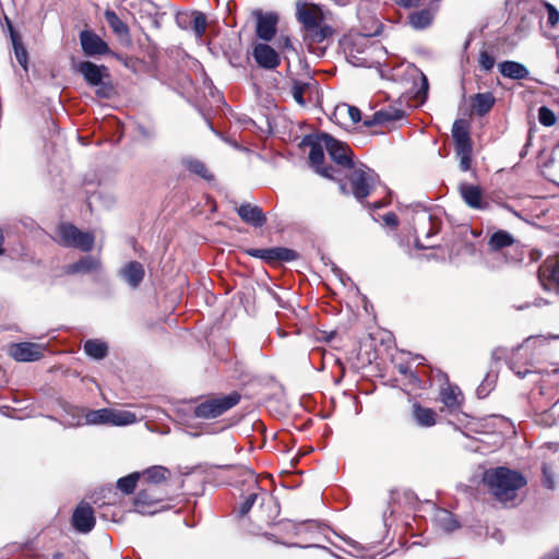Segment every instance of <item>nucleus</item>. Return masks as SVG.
Instances as JSON below:
<instances>
[{
    "label": "nucleus",
    "instance_id": "79ce46f5",
    "mask_svg": "<svg viewBox=\"0 0 559 559\" xmlns=\"http://www.w3.org/2000/svg\"><path fill=\"white\" fill-rule=\"evenodd\" d=\"M141 473L134 472L117 480V488L124 495H130L134 491Z\"/></svg>",
    "mask_w": 559,
    "mask_h": 559
},
{
    "label": "nucleus",
    "instance_id": "4c0bfd02",
    "mask_svg": "<svg viewBox=\"0 0 559 559\" xmlns=\"http://www.w3.org/2000/svg\"><path fill=\"white\" fill-rule=\"evenodd\" d=\"M168 475L169 471L163 466H152L141 474L148 485H158L164 483Z\"/></svg>",
    "mask_w": 559,
    "mask_h": 559
},
{
    "label": "nucleus",
    "instance_id": "052dcab7",
    "mask_svg": "<svg viewBox=\"0 0 559 559\" xmlns=\"http://www.w3.org/2000/svg\"><path fill=\"white\" fill-rule=\"evenodd\" d=\"M364 124H365L366 127H373V126H378V124H380V126H381V123H380V122H376V121H374V114H373L370 118H366V119L364 120Z\"/></svg>",
    "mask_w": 559,
    "mask_h": 559
},
{
    "label": "nucleus",
    "instance_id": "c85d7f7f",
    "mask_svg": "<svg viewBox=\"0 0 559 559\" xmlns=\"http://www.w3.org/2000/svg\"><path fill=\"white\" fill-rule=\"evenodd\" d=\"M543 485L548 489L555 488V477L559 474V457L545 461L542 466Z\"/></svg>",
    "mask_w": 559,
    "mask_h": 559
},
{
    "label": "nucleus",
    "instance_id": "9b49d317",
    "mask_svg": "<svg viewBox=\"0 0 559 559\" xmlns=\"http://www.w3.org/2000/svg\"><path fill=\"white\" fill-rule=\"evenodd\" d=\"M369 35H358L352 38L345 48L347 60L355 67H369L370 62L367 58V41Z\"/></svg>",
    "mask_w": 559,
    "mask_h": 559
},
{
    "label": "nucleus",
    "instance_id": "680f3d73",
    "mask_svg": "<svg viewBox=\"0 0 559 559\" xmlns=\"http://www.w3.org/2000/svg\"><path fill=\"white\" fill-rule=\"evenodd\" d=\"M3 243H4V233H3V229L0 228V255H2L4 253Z\"/></svg>",
    "mask_w": 559,
    "mask_h": 559
},
{
    "label": "nucleus",
    "instance_id": "de8ad7c7",
    "mask_svg": "<svg viewBox=\"0 0 559 559\" xmlns=\"http://www.w3.org/2000/svg\"><path fill=\"white\" fill-rule=\"evenodd\" d=\"M538 120L545 127H551L556 123L557 117L555 112L547 106H542L538 109Z\"/></svg>",
    "mask_w": 559,
    "mask_h": 559
},
{
    "label": "nucleus",
    "instance_id": "a878e982",
    "mask_svg": "<svg viewBox=\"0 0 559 559\" xmlns=\"http://www.w3.org/2000/svg\"><path fill=\"white\" fill-rule=\"evenodd\" d=\"M104 16L112 32L121 40H130V32L128 25L117 15L115 11L106 10Z\"/></svg>",
    "mask_w": 559,
    "mask_h": 559
},
{
    "label": "nucleus",
    "instance_id": "2f4dec72",
    "mask_svg": "<svg viewBox=\"0 0 559 559\" xmlns=\"http://www.w3.org/2000/svg\"><path fill=\"white\" fill-rule=\"evenodd\" d=\"M83 349L88 357L96 360L104 359L108 354L107 344L97 338L86 341L84 343Z\"/></svg>",
    "mask_w": 559,
    "mask_h": 559
},
{
    "label": "nucleus",
    "instance_id": "7ed1b4c3",
    "mask_svg": "<svg viewBox=\"0 0 559 559\" xmlns=\"http://www.w3.org/2000/svg\"><path fill=\"white\" fill-rule=\"evenodd\" d=\"M440 219L426 210H418L414 216V231L416 234L415 246L418 249L433 247L429 241L440 231Z\"/></svg>",
    "mask_w": 559,
    "mask_h": 559
},
{
    "label": "nucleus",
    "instance_id": "f3484780",
    "mask_svg": "<svg viewBox=\"0 0 559 559\" xmlns=\"http://www.w3.org/2000/svg\"><path fill=\"white\" fill-rule=\"evenodd\" d=\"M252 55L255 62L264 69L273 70L281 62L277 52L267 44L255 45Z\"/></svg>",
    "mask_w": 559,
    "mask_h": 559
},
{
    "label": "nucleus",
    "instance_id": "cd10ccee",
    "mask_svg": "<svg viewBox=\"0 0 559 559\" xmlns=\"http://www.w3.org/2000/svg\"><path fill=\"white\" fill-rule=\"evenodd\" d=\"M515 242L514 237L507 230L499 229L495 231L488 240L490 251L498 252Z\"/></svg>",
    "mask_w": 559,
    "mask_h": 559
},
{
    "label": "nucleus",
    "instance_id": "a211bd4d",
    "mask_svg": "<svg viewBox=\"0 0 559 559\" xmlns=\"http://www.w3.org/2000/svg\"><path fill=\"white\" fill-rule=\"evenodd\" d=\"M237 214L242 222L253 227H262L266 223V216L258 205L242 203L237 207Z\"/></svg>",
    "mask_w": 559,
    "mask_h": 559
},
{
    "label": "nucleus",
    "instance_id": "4d7b16f0",
    "mask_svg": "<svg viewBox=\"0 0 559 559\" xmlns=\"http://www.w3.org/2000/svg\"><path fill=\"white\" fill-rule=\"evenodd\" d=\"M539 559H559V547L547 551Z\"/></svg>",
    "mask_w": 559,
    "mask_h": 559
},
{
    "label": "nucleus",
    "instance_id": "bf43d9fd",
    "mask_svg": "<svg viewBox=\"0 0 559 559\" xmlns=\"http://www.w3.org/2000/svg\"><path fill=\"white\" fill-rule=\"evenodd\" d=\"M332 272L343 282V271L334 263H331Z\"/></svg>",
    "mask_w": 559,
    "mask_h": 559
},
{
    "label": "nucleus",
    "instance_id": "1a4fd4ad",
    "mask_svg": "<svg viewBox=\"0 0 559 559\" xmlns=\"http://www.w3.org/2000/svg\"><path fill=\"white\" fill-rule=\"evenodd\" d=\"M310 152H309V162L311 166L314 168L316 173L319 175L329 178L335 179V173L337 171L334 167H323L324 160V144L322 142V133L317 138L316 141H310Z\"/></svg>",
    "mask_w": 559,
    "mask_h": 559
},
{
    "label": "nucleus",
    "instance_id": "e433bc0d",
    "mask_svg": "<svg viewBox=\"0 0 559 559\" xmlns=\"http://www.w3.org/2000/svg\"><path fill=\"white\" fill-rule=\"evenodd\" d=\"M539 278H548L559 286V259L547 260L539 269Z\"/></svg>",
    "mask_w": 559,
    "mask_h": 559
},
{
    "label": "nucleus",
    "instance_id": "6e6552de",
    "mask_svg": "<svg viewBox=\"0 0 559 559\" xmlns=\"http://www.w3.org/2000/svg\"><path fill=\"white\" fill-rule=\"evenodd\" d=\"M71 525L76 533L88 534L96 525V516L93 507L82 500L73 510Z\"/></svg>",
    "mask_w": 559,
    "mask_h": 559
},
{
    "label": "nucleus",
    "instance_id": "603ef678",
    "mask_svg": "<svg viewBox=\"0 0 559 559\" xmlns=\"http://www.w3.org/2000/svg\"><path fill=\"white\" fill-rule=\"evenodd\" d=\"M419 78H420V86L418 91L416 92V98L419 100H425L428 94L429 90V83L427 76L421 72L418 71Z\"/></svg>",
    "mask_w": 559,
    "mask_h": 559
},
{
    "label": "nucleus",
    "instance_id": "4468645a",
    "mask_svg": "<svg viewBox=\"0 0 559 559\" xmlns=\"http://www.w3.org/2000/svg\"><path fill=\"white\" fill-rule=\"evenodd\" d=\"M247 253L251 257L262 259L266 262H290L298 258V253L295 250L284 247H275L269 249H249Z\"/></svg>",
    "mask_w": 559,
    "mask_h": 559
},
{
    "label": "nucleus",
    "instance_id": "39448f33",
    "mask_svg": "<svg viewBox=\"0 0 559 559\" xmlns=\"http://www.w3.org/2000/svg\"><path fill=\"white\" fill-rule=\"evenodd\" d=\"M240 394L233 392L228 395L209 399L194 407V416L202 419H214L236 406Z\"/></svg>",
    "mask_w": 559,
    "mask_h": 559
},
{
    "label": "nucleus",
    "instance_id": "3c124183",
    "mask_svg": "<svg viewBox=\"0 0 559 559\" xmlns=\"http://www.w3.org/2000/svg\"><path fill=\"white\" fill-rule=\"evenodd\" d=\"M545 7L548 13L547 24L555 27L559 22V11L550 3L540 0V7Z\"/></svg>",
    "mask_w": 559,
    "mask_h": 559
},
{
    "label": "nucleus",
    "instance_id": "f704fd0d",
    "mask_svg": "<svg viewBox=\"0 0 559 559\" xmlns=\"http://www.w3.org/2000/svg\"><path fill=\"white\" fill-rule=\"evenodd\" d=\"M404 117V111L396 107H386L374 112V121L380 122L381 126L390 124L391 122L401 120Z\"/></svg>",
    "mask_w": 559,
    "mask_h": 559
},
{
    "label": "nucleus",
    "instance_id": "c03bdc74",
    "mask_svg": "<svg viewBox=\"0 0 559 559\" xmlns=\"http://www.w3.org/2000/svg\"><path fill=\"white\" fill-rule=\"evenodd\" d=\"M206 25L207 22L205 14L200 11H192L190 28H192L198 38H201L204 35Z\"/></svg>",
    "mask_w": 559,
    "mask_h": 559
},
{
    "label": "nucleus",
    "instance_id": "6ab92c4d",
    "mask_svg": "<svg viewBox=\"0 0 559 559\" xmlns=\"http://www.w3.org/2000/svg\"><path fill=\"white\" fill-rule=\"evenodd\" d=\"M120 277L131 287L138 288L142 283L145 270L138 261H130L119 270Z\"/></svg>",
    "mask_w": 559,
    "mask_h": 559
},
{
    "label": "nucleus",
    "instance_id": "5701e85b",
    "mask_svg": "<svg viewBox=\"0 0 559 559\" xmlns=\"http://www.w3.org/2000/svg\"><path fill=\"white\" fill-rule=\"evenodd\" d=\"M499 71L502 76L512 80H525L530 75L527 68L524 64L511 60L499 63Z\"/></svg>",
    "mask_w": 559,
    "mask_h": 559
},
{
    "label": "nucleus",
    "instance_id": "9d476101",
    "mask_svg": "<svg viewBox=\"0 0 559 559\" xmlns=\"http://www.w3.org/2000/svg\"><path fill=\"white\" fill-rule=\"evenodd\" d=\"M252 14L257 20V36L264 41L272 40L276 34L278 15L274 12L263 13L261 10H255Z\"/></svg>",
    "mask_w": 559,
    "mask_h": 559
},
{
    "label": "nucleus",
    "instance_id": "6e6d98bb",
    "mask_svg": "<svg viewBox=\"0 0 559 559\" xmlns=\"http://www.w3.org/2000/svg\"><path fill=\"white\" fill-rule=\"evenodd\" d=\"M347 112H348V116L352 120L353 123H357L360 121L361 119V114H360V110L355 107V106H348L347 107Z\"/></svg>",
    "mask_w": 559,
    "mask_h": 559
},
{
    "label": "nucleus",
    "instance_id": "f257e3e1",
    "mask_svg": "<svg viewBox=\"0 0 559 559\" xmlns=\"http://www.w3.org/2000/svg\"><path fill=\"white\" fill-rule=\"evenodd\" d=\"M484 480L489 486L492 495L502 502L513 500L516 491L526 484L522 474L508 467L486 471Z\"/></svg>",
    "mask_w": 559,
    "mask_h": 559
},
{
    "label": "nucleus",
    "instance_id": "412c9836",
    "mask_svg": "<svg viewBox=\"0 0 559 559\" xmlns=\"http://www.w3.org/2000/svg\"><path fill=\"white\" fill-rule=\"evenodd\" d=\"M432 509V522L443 532L450 533L459 527V522L453 518V514L442 508H437L435 504Z\"/></svg>",
    "mask_w": 559,
    "mask_h": 559
},
{
    "label": "nucleus",
    "instance_id": "20e7f679",
    "mask_svg": "<svg viewBox=\"0 0 559 559\" xmlns=\"http://www.w3.org/2000/svg\"><path fill=\"white\" fill-rule=\"evenodd\" d=\"M346 176L348 177L352 192L359 202H362L370 194L378 180V175L374 170L364 164L354 165L352 169L347 170Z\"/></svg>",
    "mask_w": 559,
    "mask_h": 559
},
{
    "label": "nucleus",
    "instance_id": "bb28decb",
    "mask_svg": "<svg viewBox=\"0 0 559 559\" xmlns=\"http://www.w3.org/2000/svg\"><path fill=\"white\" fill-rule=\"evenodd\" d=\"M182 166L191 174L199 176L206 181H213L214 175L207 169L206 165L197 158L185 157L181 160Z\"/></svg>",
    "mask_w": 559,
    "mask_h": 559
},
{
    "label": "nucleus",
    "instance_id": "5fc2aeb1",
    "mask_svg": "<svg viewBox=\"0 0 559 559\" xmlns=\"http://www.w3.org/2000/svg\"><path fill=\"white\" fill-rule=\"evenodd\" d=\"M383 222L386 226L395 228L399 225V218L395 213L389 212L383 215Z\"/></svg>",
    "mask_w": 559,
    "mask_h": 559
},
{
    "label": "nucleus",
    "instance_id": "b1692460",
    "mask_svg": "<svg viewBox=\"0 0 559 559\" xmlns=\"http://www.w3.org/2000/svg\"><path fill=\"white\" fill-rule=\"evenodd\" d=\"M264 495L265 492H262V489L258 485L257 480H253L251 485V491L246 496L245 500L239 506L237 511L238 515L241 518L247 515L258 500H260V503L262 504L264 501Z\"/></svg>",
    "mask_w": 559,
    "mask_h": 559
},
{
    "label": "nucleus",
    "instance_id": "a18cd8bd",
    "mask_svg": "<svg viewBox=\"0 0 559 559\" xmlns=\"http://www.w3.org/2000/svg\"><path fill=\"white\" fill-rule=\"evenodd\" d=\"M297 17L298 21L304 25L305 31L318 23V17L314 12L305 7L298 9Z\"/></svg>",
    "mask_w": 559,
    "mask_h": 559
},
{
    "label": "nucleus",
    "instance_id": "dca6fc26",
    "mask_svg": "<svg viewBox=\"0 0 559 559\" xmlns=\"http://www.w3.org/2000/svg\"><path fill=\"white\" fill-rule=\"evenodd\" d=\"M103 270L102 261L93 255H84L78 261L66 265L64 272L69 275L93 274Z\"/></svg>",
    "mask_w": 559,
    "mask_h": 559
},
{
    "label": "nucleus",
    "instance_id": "13d9d810",
    "mask_svg": "<svg viewBox=\"0 0 559 559\" xmlns=\"http://www.w3.org/2000/svg\"><path fill=\"white\" fill-rule=\"evenodd\" d=\"M397 4L404 8L415 7L418 3V0H395Z\"/></svg>",
    "mask_w": 559,
    "mask_h": 559
},
{
    "label": "nucleus",
    "instance_id": "c9c22d12",
    "mask_svg": "<svg viewBox=\"0 0 559 559\" xmlns=\"http://www.w3.org/2000/svg\"><path fill=\"white\" fill-rule=\"evenodd\" d=\"M333 35V28L329 25L317 23L306 31V38L311 43L320 44Z\"/></svg>",
    "mask_w": 559,
    "mask_h": 559
},
{
    "label": "nucleus",
    "instance_id": "e2e57ef3",
    "mask_svg": "<svg viewBox=\"0 0 559 559\" xmlns=\"http://www.w3.org/2000/svg\"><path fill=\"white\" fill-rule=\"evenodd\" d=\"M385 205H386V203L384 201H377L372 204L373 209H381Z\"/></svg>",
    "mask_w": 559,
    "mask_h": 559
},
{
    "label": "nucleus",
    "instance_id": "49530a36",
    "mask_svg": "<svg viewBox=\"0 0 559 559\" xmlns=\"http://www.w3.org/2000/svg\"><path fill=\"white\" fill-rule=\"evenodd\" d=\"M496 376L491 373H487L484 378L483 382L476 389V394L479 399H485L490 391L495 388L496 384Z\"/></svg>",
    "mask_w": 559,
    "mask_h": 559
},
{
    "label": "nucleus",
    "instance_id": "338daca9",
    "mask_svg": "<svg viewBox=\"0 0 559 559\" xmlns=\"http://www.w3.org/2000/svg\"><path fill=\"white\" fill-rule=\"evenodd\" d=\"M527 371H524V372H521V371H518L516 374L520 377V378H524L526 376Z\"/></svg>",
    "mask_w": 559,
    "mask_h": 559
},
{
    "label": "nucleus",
    "instance_id": "423d86ee",
    "mask_svg": "<svg viewBox=\"0 0 559 559\" xmlns=\"http://www.w3.org/2000/svg\"><path fill=\"white\" fill-rule=\"evenodd\" d=\"M58 235L62 246L76 248L83 252H90L95 243V237L92 233L81 231L72 224L60 225Z\"/></svg>",
    "mask_w": 559,
    "mask_h": 559
},
{
    "label": "nucleus",
    "instance_id": "a19ab883",
    "mask_svg": "<svg viewBox=\"0 0 559 559\" xmlns=\"http://www.w3.org/2000/svg\"><path fill=\"white\" fill-rule=\"evenodd\" d=\"M87 425H110V408L90 411L85 415Z\"/></svg>",
    "mask_w": 559,
    "mask_h": 559
},
{
    "label": "nucleus",
    "instance_id": "f8f14e48",
    "mask_svg": "<svg viewBox=\"0 0 559 559\" xmlns=\"http://www.w3.org/2000/svg\"><path fill=\"white\" fill-rule=\"evenodd\" d=\"M82 50L87 57L104 56L110 52L108 44L92 31L80 33Z\"/></svg>",
    "mask_w": 559,
    "mask_h": 559
},
{
    "label": "nucleus",
    "instance_id": "864d4df0",
    "mask_svg": "<svg viewBox=\"0 0 559 559\" xmlns=\"http://www.w3.org/2000/svg\"><path fill=\"white\" fill-rule=\"evenodd\" d=\"M192 20V12L178 13L176 16V23L181 29L190 28Z\"/></svg>",
    "mask_w": 559,
    "mask_h": 559
},
{
    "label": "nucleus",
    "instance_id": "09e8293b",
    "mask_svg": "<svg viewBox=\"0 0 559 559\" xmlns=\"http://www.w3.org/2000/svg\"><path fill=\"white\" fill-rule=\"evenodd\" d=\"M457 157L460 158V168L462 171L471 169L472 162V147L455 150Z\"/></svg>",
    "mask_w": 559,
    "mask_h": 559
},
{
    "label": "nucleus",
    "instance_id": "0eeeda50",
    "mask_svg": "<svg viewBox=\"0 0 559 559\" xmlns=\"http://www.w3.org/2000/svg\"><path fill=\"white\" fill-rule=\"evenodd\" d=\"M322 142L330 156V158L337 165V167L348 170L355 165L353 160V153L349 146L328 133H322Z\"/></svg>",
    "mask_w": 559,
    "mask_h": 559
},
{
    "label": "nucleus",
    "instance_id": "ddd939ff",
    "mask_svg": "<svg viewBox=\"0 0 559 559\" xmlns=\"http://www.w3.org/2000/svg\"><path fill=\"white\" fill-rule=\"evenodd\" d=\"M45 352V346L32 343V342H23L12 344L9 347V354L16 361H35L43 357Z\"/></svg>",
    "mask_w": 559,
    "mask_h": 559
},
{
    "label": "nucleus",
    "instance_id": "8fccbe9b",
    "mask_svg": "<svg viewBox=\"0 0 559 559\" xmlns=\"http://www.w3.org/2000/svg\"><path fill=\"white\" fill-rule=\"evenodd\" d=\"M478 62H479V67L481 68V70L490 71L493 68L496 60L491 53H489L486 50H481L479 52Z\"/></svg>",
    "mask_w": 559,
    "mask_h": 559
},
{
    "label": "nucleus",
    "instance_id": "ea45409f",
    "mask_svg": "<svg viewBox=\"0 0 559 559\" xmlns=\"http://www.w3.org/2000/svg\"><path fill=\"white\" fill-rule=\"evenodd\" d=\"M159 501L155 495L152 493L151 488L140 490L134 498V506L136 512L144 513V507L154 504Z\"/></svg>",
    "mask_w": 559,
    "mask_h": 559
},
{
    "label": "nucleus",
    "instance_id": "393cba45",
    "mask_svg": "<svg viewBox=\"0 0 559 559\" xmlns=\"http://www.w3.org/2000/svg\"><path fill=\"white\" fill-rule=\"evenodd\" d=\"M496 103V98L492 93H477L472 97L473 110L479 117L487 115Z\"/></svg>",
    "mask_w": 559,
    "mask_h": 559
},
{
    "label": "nucleus",
    "instance_id": "37998d69",
    "mask_svg": "<svg viewBox=\"0 0 559 559\" xmlns=\"http://www.w3.org/2000/svg\"><path fill=\"white\" fill-rule=\"evenodd\" d=\"M8 25L11 32V38L14 46V53L17 62L26 70L27 66V51L23 45L19 41L16 34L13 31L11 23L8 21Z\"/></svg>",
    "mask_w": 559,
    "mask_h": 559
},
{
    "label": "nucleus",
    "instance_id": "2eb2a0df",
    "mask_svg": "<svg viewBox=\"0 0 559 559\" xmlns=\"http://www.w3.org/2000/svg\"><path fill=\"white\" fill-rule=\"evenodd\" d=\"M461 198L465 204L473 210H487L489 202L483 197V191L478 186L461 183L459 187Z\"/></svg>",
    "mask_w": 559,
    "mask_h": 559
},
{
    "label": "nucleus",
    "instance_id": "473e14b6",
    "mask_svg": "<svg viewBox=\"0 0 559 559\" xmlns=\"http://www.w3.org/2000/svg\"><path fill=\"white\" fill-rule=\"evenodd\" d=\"M452 136L455 142V150L472 147L471 138L463 121L456 120L453 123Z\"/></svg>",
    "mask_w": 559,
    "mask_h": 559
},
{
    "label": "nucleus",
    "instance_id": "f03ea898",
    "mask_svg": "<svg viewBox=\"0 0 559 559\" xmlns=\"http://www.w3.org/2000/svg\"><path fill=\"white\" fill-rule=\"evenodd\" d=\"M75 71L80 73L85 82L96 87V95L100 98H110L114 93V87L110 83L104 80L109 78L108 68L98 66L91 61H81L75 66Z\"/></svg>",
    "mask_w": 559,
    "mask_h": 559
},
{
    "label": "nucleus",
    "instance_id": "7c9ffc66",
    "mask_svg": "<svg viewBox=\"0 0 559 559\" xmlns=\"http://www.w3.org/2000/svg\"><path fill=\"white\" fill-rule=\"evenodd\" d=\"M413 418L420 427H432L436 424V412L419 404L413 406Z\"/></svg>",
    "mask_w": 559,
    "mask_h": 559
},
{
    "label": "nucleus",
    "instance_id": "774afa93",
    "mask_svg": "<svg viewBox=\"0 0 559 559\" xmlns=\"http://www.w3.org/2000/svg\"><path fill=\"white\" fill-rule=\"evenodd\" d=\"M372 559H383V556H381V554H377Z\"/></svg>",
    "mask_w": 559,
    "mask_h": 559
},
{
    "label": "nucleus",
    "instance_id": "aec40b11",
    "mask_svg": "<svg viewBox=\"0 0 559 559\" xmlns=\"http://www.w3.org/2000/svg\"><path fill=\"white\" fill-rule=\"evenodd\" d=\"M316 90V83L311 80L307 82L295 80L292 86V96L298 105L305 107L311 102V95Z\"/></svg>",
    "mask_w": 559,
    "mask_h": 559
},
{
    "label": "nucleus",
    "instance_id": "c756f323",
    "mask_svg": "<svg viewBox=\"0 0 559 559\" xmlns=\"http://www.w3.org/2000/svg\"><path fill=\"white\" fill-rule=\"evenodd\" d=\"M288 533H292L294 536H300L302 534H312L319 527L316 521H306L301 523H296L293 521L283 522L280 526Z\"/></svg>",
    "mask_w": 559,
    "mask_h": 559
},
{
    "label": "nucleus",
    "instance_id": "58836bf2",
    "mask_svg": "<svg viewBox=\"0 0 559 559\" xmlns=\"http://www.w3.org/2000/svg\"><path fill=\"white\" fill-rule=\"evenodd\" d=\"M136 415L130 411L110 408V425L112 426H128L136 423Z\"/></svg>",
    "mask_w": 559,
    "mask_h": 559
},
{
    "label": "nucleus",
    "instance_id": "69168bd1",
    "mask_svg": "<svg viewBox=\"0 0 559 559\" xmlns=\"http://www.w3.org/2000/svg\"><path fill=\"white\" fill-rule=\"evenodd\" d=\"M336 4L338 5H345L346 4V0H333Z\"/></svg>",
    "mask_w": 559,
    "mask_h": 559
},
{
    "label": "nucleus",
    "instance_id": "72a5a7b5",
    "mask_svg": "<svg viewBox=\"0 0 559 559\" xmlns=\"http://www.w3.org/2000/svg\"><path fill=\"white\" fill-rule=\"evenodd\" d=\"M433 20V13L429 9H423L409 14L408 22L414 29L427 28Z\"/></svg>",
    "mask_w": 559,
    "mask_h": 559
},
{
    "label": "nucleus",
    "instance_id": "4be33fe9",
    "mask_svg": "<svg viewBox=\"0 0 559 559\" xmlns=\"http://www.w3.org/2000/svg\"><path fill=\"white\" fill-rule=\"evenodd\" d=\"M440 401L450 411H457L463 402V395L457 385L447 384L440 390Z\"/></svg>",
    "mask_w": 559,
    "mask_h": 559
},
{
    "label": "nucleus",
    "instance_id": "0e129e2a",
    "mask_svg": "<svg viewBox=\"0 0 559 559\" xmlns=\"http://www.w3.org/2000/svg\"><path fill=\"white\" fill-rule=\"evenodd\" d=\"M399 370H400V372H401V373H404V374H405V373L407 372V367H405V366L401 365V366L399 367Z\"/></svg>",
    "mask_w": 559,
    "mask_h": 559
}]
</instances>
